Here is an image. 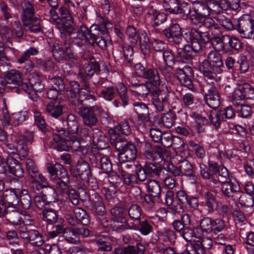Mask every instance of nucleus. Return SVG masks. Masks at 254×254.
Returning <instances> with one entry per match:
<instances>
[{
  "mask_svg": "<svg viewBox=\"0 0 254 254\" xmlns=\"http://www.w3.org/2000/svg\"><path fill=\"white\" fill-rule=\"evenodd\" d=\"M59 12L62 16V19L58 28L61 31L62 37H64V33L66 32L73 44L79 47L82 46L87 40L85 34L88 33V27L85 25H82L79 29L76 28L71 15L65 8H60Z\"/></svg>",
  "mask_w": 254,
  "mask_h": 254,
  "instance_id": "f257e3e1",
  "label": "nucleus"
},
{
  "mask_svg": "<svg viewBox=\"0 0 254 254\" xmlns=\"http://www.w3.org/2000/svg\"><path fill=\"white\" fill-rule=\"evenodd\" d=\"M203 76L206 82L207 93L205 95L206 103L211 108L216 109L220 104L219 90L221 76L212 71H204Z\"/></svg>",
  "mask_w": 254,
  "mask_h": 254,
  "instance_id": "f03ea898",
  "label": "nucleus"
},
{
  "mask_svg": "<svg viewBox=\"0 0 254 254\" xmlns=\"http://www.w3.org/2000/svg\"><path fill=\"white\" fill-rule=\"evenodd\" d=\"M57 131L59 133H55L54 136V148L59 151H68L71 149L73 151L80 152L83 155H86L90 152L91 144L88 142L86 145H84L86 142H81L79 140L73 138L72 136L66 139L67 141L60 140L59 135L64 134V132L60 129Z\"/></svg>",
  "mask_w": 254,
  "mask_h": 254,
  "instance_id": "7ed1b4c3",
  "label": "nucleus"
},
{
  "mask_svg": "<svg viewBox=\"0 0 254 254\" xmlns=\"http://www.w3.org/2000/svg\"><path fill=\"white\" fill-rule=\"evenodd\" d=\"M103 23L100 25L93 24L90 28H88V33L85 34L87 40L82 45L87 44L92 45L95 42L102 49L106 47L109 41H107L102 35L107 34L108 30L112 27V24L103 19Z\"/></svg>",
  "mask_w": 254,
  "mask_h": 254,
  "instance_id": "20e7f679",
  "label": "nucleus"
},
{
  "mask_svg": "<svg viewBox=\"0 0 254 254\" xmlns=\"http://www.w3.org/2000/svg\"><path fill=\"white\" fill-rule=\"evenodd\" d=\"M92 131L94 133H91L88 128L81 127L75 134V139L79 140L81 142L92 143L100 149L107 148L108 145L106 143V138L102 132L98 129H94Z\"/></svg>",
  "mask_w": 254,
  "mask_h": 254,
  "instance_id": "39448f33",
  "label": "nucleus"
},
{
  "mask_svg": "<svg viewBox=\"0 0 254 254\" xmlns=\"http://www.w3.org/2000/svg\"><path fill=\"white\" fill-rule=\"evenodd\" d=\"M22 13L21 20L23 26L31 32L38 33L41 30L40 19L34 16V10L32 5L28 0L22 3Z\"/></svg>",
  "mask_w": 254,
  "mask_h": 254,
  "instance_id": "423d86ee",
  "label": "nucleus"
},
{
  "mask_svg": "<svg viewBox=\"0 0 254 254\" xmlns=\"http://www.w3.org/2000/svg\"><path fill=\"white\" fill-rule=\"evenodd\" d=\"M33 139V133L28 132H26L24 135L17 137L15 140L16 146L12 143H8L6 140L3 143L5 145V149L8 154H15L19 150L21 154L25 157L28 154L27 146L29 144H31Z\"/></svg>",
  "mask_w": 254,
  "mask_h": 254,
  "instance_id": "0eeeda50",
  "label": "nucleus"
},
{
  "mask_svg": "<svg viewBox=\"0 0 254 254\" xmlns=\"http://www.w3.org/2000/svg\"><path fill=\"white\" fill-rule=\"evenodd\" d=\"M184 38L188 43H192L193 48L195 51H199L206 44L208 43L210 40V36L207 32H200L195 29H192L186 33Z\"/></svg>",
  "mask_w": 254,
  "mask_h": 254,
  "instance_id": "6e6552de",
  "label": "nucleus"
},
{
  "mask_svg": "<svg viewBox=\"0 0 254 254\" xmlns=\"http://www.w3.org/2000/svg\"><path fill=\"white\" fill-rule=\"evenodd\" d=\"M223 65L220 54L216 51H211L208 55V60L202 62L200 69L203 74L204 71H212L213 72L220 75L222 69L221 67Z\"/></svg>",
  "mask_w": 254,
  "mask_h": 254,
  "instance_id": "1a4fd4ad",
  "label": "nucleus"
},
{
  "mask_svg": "<svg viewBox=\"0 0 254 254\" xmlns=\"http://www.w3.org/2000/svg\"><path fill=\"white\" fill-rule=\"evenodd\" d=\"M238 31L241 37L249 39L254 33V12L245 14L238 19Z\"/></svg>",
  "mask_w": 254,
  "mask_h": 254,
  "instance_id": "9d476101",
  "label": "nucleus"
},
{
  "mask_svg": "<svg viewBox=\"0 0 254 254\" xmlns=\"http://www.w3.org/2000/svg\"><path fill=\"white\" fill-rule=\"evenodd\" d=\"M147 80V83L152 87V93H158L161 91L167 90L164 80L160 77L156 69H149L146 71L143 77Z\"/></svg>",
  "mask_w": 254,
  "mask_h": 254,
  "instance_id": "9b49d317",
  "label": "nucleus"
},
{
  "mask_svg": "<svg viewBox=\"0 0 254 254\" xmlns=\"http://www.w3.org/2000/svg\"><path fill=\"white\" fill-rule=\"evenodd\" d=\"M67 125L68 127L67 132H66L62 127H53V129L54 130V132L53 134V139H54V134L59 133L57 131L59 129L63 130L64 132V134L59 135V139L60 140L62 139L67 141L66 139H68L72 136L73 138H75V134L77 132L80 127L78 126L77 118L74 115L70 114L67 116Z\"/></svg>",
  "mask_w": 254,
  "mask_h": 254,
  "instance_id": "f8f14e48",
  "label": "nucleus"
},
{
  "mask_svg": "<svg viewBox=\"0 0 254 254\" xmlns=\"http://www.w3.org/2000/svg\"><path fill=\"white\" fill-rule=\"evenodd\" d=\"M70 86L71 92L74 94V98L77 99L80 104H82L84 100L94 98L92 95L91 94L92 91L86 83L84 84L81 89H80L78 83L75 81H72L70 82Z\"/></svg>",
  "mask_w": 254,
  "mask_h": 254,
  "instance_id": "ddd939ff",
  "label": "nucleus"
},
{
  "mask_svg": "<svg viewBox=\"0 0 254 254\" xmlns=\"http://www.w3.org/2000/svg\"><path fill=\"white\" fill-rule=\"evenodd\" d=\"M90 161L93 167L101 170L103 173L108 174L112 170V164L110 159L106 156L100 153L92 154Z\"/></svg>",
  "mask_w": 254,
  "mask_h": 254,
  "instance_id": "4468645a",
  "label": "nucleus"
},
{
  "mask_svg": "<svg viewBox=\"0 0 254 254\" xmlns=\"http://www.w3.org/2000/svg\"><path fill=\"white\" fill-rule=\"evenodd\" d=\"M162 5L165 10L174 14L186 16L190 13V7L187 4L179 6L177 0H163Z\"/></svg>",
  "mask_w": 254,
  "mask_h": 254,
  "instance_id": "2eb2a0df",
  "label": "nucleus"
},
{
  "mask_svg": "<svg viewBox=\"0 0 254 254\" xmlns=\"http://www.w3.org/2000/svg\"><path fill=\"white\" fill-rule=\"evenodd\" d=\"M4 84L5 88L9 89L17 88L16 91L19 93L18 90L21 89V85L24 83L22 81L21 73L17 70H11L8 71L4 77Z\"/></svg>",
  "mask_w": 254,
  "mask_h": 254,
  "instance_id": "dca6fc26",
  "label": "nucleus"
},
{
  "mask_svg": "<svg viewBox=\"0 0 254 254\" xmlns=\"http://www.w3.org/2000/svg\"><path fill=\"white\" fill-rule=\"evenodd\" d=\"M208 167L213 175L211 176V181L214 184H217L219 182H223V180L228 178V172L225 167H218L217 163L212 161L208 162Z\"/></svg>",
  "mask_w": 254,
  "mask_h": 254,
  "instance_id": "f3484780",
  "label": "nucleus"
},
{
  "mask_svg": "<svg viewBox=\"0 0 254 254\" xmlns=\"http://www.w3.org/2000/svg\"><path fill=\"white\" fill-rule=\"evenodd\" d=\"M2 112L3 116V122L5 125L10 124L13 126H18L26 120L27 117V113L22 112L15 113L9 117L4 101L3 102Z\"/></svg>",
  "mask_w": 254,
  "mask_h": 254,
  "instance_id": "a211bd4d",
  "label": "nucleus"
},
{
  "mask_svg": "<svg viewBox=\"0 0 254 254\" xmlns=\"http://www.w3.org/2000/svg\"><path fill=\"white\" fill-rule=\"evenodd\" d=\"M21 190L19 188H11L4 190L1 194L4 202H6L7 206H16L19 204V197Z\"/></svg>",
  "mask_w": 254,
  "mask_h": 254,
  "instance_id": "6ab92c4d",
  "label": "nucleus"
},
{
  "mask_svg": "<svg viewBox=\"0 0 254 254\" xmlns=\"http://www.w3.org/2000/svg\"><path fill=\"white\" fill-rule=\"evenodd\" d=\"M85 64H87L85 67L80 68L79 72V75L83 81L90 78L100 68L98 63L94 59H90V61L86 62Z\"/></svg>",
  "mask_w": 254,
  "mask_h": 254,
  "instance_id": "aec40b11",
  "label": "nucleus"
},
{
  "mask_svg": "<svg viewBox=\"0 0 254 254\" xmlns=\"http://www.w3.org/2000/svg\"><path fill=\"white\" fill-rule=\"evenodd\" d=\"M137 149L134 144L128 142L125 149L118 154L119 161L121 163L134 160L136 157Z\"/></svg>",
  "mask_w": 254,
  "mask_h": 254,
  "instance_id": "412c9836",
  "label": "nucleus"
},
{
  "mask_svg": "<svg viewBox=\"0 0 254 254\" xmlns=\"http://www.w3.org/2000/svg\"><path fill=\"white\" fill-rule=\"evenodd\" d=\"M227 179L223 180V182H219L217 185H221V190L225 195L234 198L235 195L240 190L239 185L237 182H227Z\"/></svg>",
  "mask_w": 254,
  "mask_h": 254,
  "instance_id": "4be33fe9",
  "label": "nucleus"
},
{
  "mask_svg": "<svg viewBox=\"0 0 254 254\" xmlns=\"http://www.w3.org/2000/svg\"><path fill=\"white\" fill-rule=\"evenodd\" d=\"M30 86L27 83L21 85V89L30 94L32 90L41 92L44 88L41 79L38 76H33L29 79Z\"/></svg>",
  "mask_w": 254,
  "mask_h": 254,
  "instance_id": "5701e85b",
  "label": "nucleus"
},
{
  "mask_svg": "<svg viewBox=\"0 0 254 254\" xmlns=\"http://www.w3.org/2000/svg\"><path fill=\"white\" fill-rule=\"evenodd\" d=\"M198 238L212 233V220L209 217L201 219L199 226L194 228Z\"/></svg>",
  "mask_w": 254,
  "mask_h": 254,
  "instance_id": "b1692460",
  "label": "nucleus"
},
{
  "mask_svg": "<svg viewBox=\"0 0 254 254\" xmlns=\"http://www.w3.org/2000/svg\"><path fill=\"white\" fill-rule=\"evenodd\" d=\"M4 215L6 220L11 224L17 225L21 224V211L16 210V206H7Z\"/></svg>",
  "mask_w": 254,
  "mask_h": 254,
  "instance_id": "393cba45",
  "label": "nucleus"
},
{
  "mask_svg": "<svg viewBox=\"0 0 254 254\" xmlns=\"http://www.w3.org/2000/svg\"><path fill=\"white\" fill-rule=\"evenodd\" d=\"M94 112L93 107L92 108L84 107L81 110V115L85 125L91 127L97 124L98 119Z\"/></svg>",
  "mask_w": 254,
  "mask_h": 254,
  "instance_id": "a878e982",
  "label": "nucleus"
},
{
  "mask_svg": "<svg viewBox=\"0 0 254 254\" xmlns=\"http://www.w3.org/2000/svg\"><path fill=\"white\" fill-rule=\"evenodd\" d=\"M52 52L55 59L59 61L63 60L66 55L68 56L69 58L73 57L69 45L66 43L64 44V49L58 43L55 44Z\"/></svg>",
  "mask_w": 254,
  "mask_h": 254,
  "instance_id": "bb28decb",
  "label": "nucleus"
},
{
  "mask_svg": "<svg viewBox=\"0 0 254 254\" xmlns=\"http://www.w3.org/2000/svg\"><path fill=\"white\" fill-rule=\"evenodd\" d=\"M76 169L78 176L83 181L89 179L91 173L89 164L82 159H80L76 165Z\"/></svg>",
  "mask_w": 254,
  "mask_h": 254,
  "instance_id": "cd10ccee",
  "label": "nucleus"
},
{
  "mask_svg": "<svg viewBox=\"0 0 254 254\" xmlns=\"http://www.w3.org/2000/svg\"><path fill=\"white\" fill-rule=\"evenodd\" d=\"M7 163L9 165H8L6 174L13 175L19 178L22 177L23 170L17 160L11 156H8Z\"/></svg>",
  "mask_w": 254,
  "mask_h": 254,
  "instance_id": "c85d7f7f",
  "label": "nucleus"
},
{
  "mask_svg": "<svg viewBox=\"0 0 254 254\" xmlns=\"http://www.w3.org/2000/svg\"><path fill=\"white\" fill-rule=\"evenodd\" d=\"M109 132L110 134V137L111 144L119 152L118 154H120L128 144V142L122 138L117 133L115 132L113 129L109 130Z\"/></svg>",
  "mask_w": 254,
  "mask_h": 254,
  "instance_id": "c756f323",
  "label": "nucleus"
},
{
  "mask_svg": "<svg viewBox=\"0 0 254 254\" xmlns=\"http://www.w3.org/2000/svg\"><path fill=\"white\" fill-rule=\"evenodd\" d=\"M109 239V234L106 232H102L96 238V243L98 246L99 252H107L111 250L112 247L108 242Z\"/></svg>",
  "mask_w": 254,
  "mask_h": 254,
  "instance_id": "7c9ffc66",
  "label": "nucleus"
},
{
  "mask_svg": "<svg viewBox=\"0 0 254 254\" xmlns=\"http://www.w3.org/2000/svg\"><path fill=\"white\" fill-rule=\"evenodd\" d=\"M167 90L161 91L158 93H152L153 96L152 98V103L159 111H162L164 107L167 104L166 93Z\"/></svg>",
  "mask_w": 254,
  "mask_h": 254,
  "instance_id": "2f4dec72",
  "label": "nucleus"
},
{
  "mask_svg": "<svg viewBox=\"0 0 254 254\" xmlns=\"http://www.w3.org/2000/svg\"><path fill=\"white\" fill-rule=\"evenodd\" d=\"M191 71V68L189 66H185L183 68H178L176 70V73L180 83L189 89L192 88V81L187 75V71Z\"/></svg>",
  "mask_w": 254,
  "mask_h": 254,
  "instance_id": "473e14b6",
  "label": "nucleus"
},
{
  "mask_svg": "<svg viewBox=\"0 0 254 254\" xmlns=\"http://www.w3.org/2000/svg\"><path fill=\"white\" fill-rule=\"evenodd\" d=\"M132 88V91L134 93V96H138L141 98L145 97L149 93L152 94L151 91L152 87L149 85V83H133L130 82Z\"/></svg>",
  "mask_w": 254,
  "mask_h": 254,
  "instance_id": "72a5a7b5",
  "label": "nucleus"
},
{
  "mask_svg": "<svg viewBox=\"0 0 254 254\" xmlns=\"http://www.w3.org/2000/svg\"><path fill=\"white\" fill-rule=\"evenodd\" d=\"M91 200L93 211L97 215H104L105 208L101 196L97 193H94L92 194Z\"/></svg>",
  "mask_w": 254,
  "mask_h": 254,
  "instance_id": "f704fd0d",
  "label": "nucleus"
},
{
  "mask_svg": "<svg viewBox=\"0 0 254 254\" xmlns=\"http://www.w3.org/2000/svg\"><path fill=\"white\" fill-rule=\"evenodd\" d=\"M32 180V187L38 190L44 188H51L47 178L42 174L37 172L35 174H32L30 177Z\"/></svg>",
  "mask_w": 254,
  "mask_h": 254,
  "instance_id": "c9c22d12",
  "label": "nucleus"
},
{
  "mask_svg": "<svg viewBox=\"0 0 254 254\" xmlns=\"http://www.w3.org/2000/svg\"><path fill=\"white\" fill-rule=\"evenodd\" d=\"M234 200H238L242 207H251L254 204V196L243 193L240 190L235 195Z\"/></svg>",
  "mask_w": 254,
  "mask_h": 254,
  "instance_id": "e433bc0d",
  "label": "nucleus"
},
{
  "mask_svg": "<svg viewBox=\"0 0 254 254\" xmlns=\"http://www.w3.org/2000/svg\"><path fill=\"white\" fill-rule=\"evenodd\" d=\"M23 236L34 246L39 247L44 243L42 235L36 230H30L28 234L24 233Z\"/></svg>",
  "mask_w": 254,
  "mask_h": 254,
  "instance_id": "4c0bfd02",
  "label": "nucleus"
},
{
  "mask_svg": "<svg viewBox=\"0 0 254 254\" xmlns=\"http://www.w3.org/2000/svg\"><path fill=\"white\" fill-rule=\"evenodd\" d=\"M66 193L71 202L74 205H77L83 195H85L86 192L83 188H78L77 190H69Z\"/></svg>",
  "mask_w": 254,
  "mask_h": 254,
  "instance_id": "58836bf2",
  "label": "nucleus"
},
{
  "mask_svg": "<svg viewBox=\"0 0 254 254\" xmlns=\"http://www.w3.org/2000/svg\"><path fill=\"white\" fill-rule=\"evenodd\" d=\"M64 238L68 243L77 244L80 242L76 229L65 228L64 231Z\"/></svg>",
  "mask_w": 254,
  "mask_h": 254,
  "instance_id": "ea45409f",
  "label": "nucleus"
},
{
  "mask_svg": "<svg viewBox=\"0 0 254 254\" xmlns=\"http://www.w3.org/2000/svg\"><path fill=\"white\" fill-rule=\"evenodd\" d=\"M140 44L141 50L144 55H147L150 52L149 45V38L147 33L144 31H141L139 33L138 41Z\"/></svg>",
  "mask_w": 254,
  "mask_h": 254,
  "instance_id": "a19ab883",
  "label": "nucleus"
},
{
  "mask_svg": "<svg viewBox=\"0 0 254 254\" xmlns=\"http://www.w3.org/2000/svg\"><path fill=\"white\" fill-rule=\"evenodd\" d=\"M203 205L208 211H212L217 208V201L214 195L209 192H207L204 195Z\"/></svg>",
  "mask_w": 254,
  "mask_h": 254,
  "instance_id": "79ce46f5",
  "label": "nucleus"
},
{
  "mask_svg": "<svg viewBox=\"0 0 254 254\" xmlns=\"http://www.w3.org/2000/svg\"><path fill=\"white\" fill-rule=\"evenodd\" d=\"M195 242L198 249H202V254H204L205 250L210 249L212 246L213 242L211 239L209 237L203 236L201 238L194 240Z\"/></svg>",
  "mask_w": 254,
  "mask_h": 254,
  "instance_id": "37998d69",
  "label": "nucleus"
},
{
  "mask_svg": "<svg viewBox=\"0 0 254 254\" xmlns=\"http://www.w3.org/2000/svg\"><path fill=\"white\" fill-rule=\"evenodd\" d=\"M193 10L202 17L209 16L210 11L207 4L199 1H195L193 2Z\"/></svg>",
  "mask_w": 254,
  "mask_h": 254,
  "instance_id": "c03bdc74",
  "label": "nucleus"
},
{
  "mask_svg": "<svg viewBox=\"0 0 254 254\" xmlns=\"http://www.w3.org/2000/svg\"><path fill=\"white\" fill-rule=\"evenodd\" d=\"M147 190L154 197H159L161 188L158 181L155 180H149L147 182Z\"/></svg>",
  "mask_w": 254,
  "mask_h": 254,
  "instance_id": "a18cd8bd",
  "label": "nucleus"
},
{
  "mask_svg": "<svg viewBox=\"0 0 254 254\" xmlns=\"http://www.w3.org/2000/svg\"><path fill=\"white\" fill-rule=\"evenodd\" d=\"M115 254H144V249H136L132 246L125 248H118L114 250Z\"/></svg>",
  "mask_w": 254,
  "mask_h": 254,
  "instance_id": "49530a36",
  "label": "nucleus"
},
{
  "mask_svg": "<svg viewBox=\"0 0 254 254\" xmlns=\"http://www.w3.org/2000/svg\"><path fill=\"white\" fill-rule=\"evenodd\" d=\"M19 197V204L25 209H28L31 203V197L28 191L25 189H21Z\"/></svg>",
  "mask_w": 254,
  "mask_h": 254,
  "instance_id": "de8ad7c7",
  "label": "nucleus"
},
{
  "mask_svg": "<svg viewBox=\"0 0 254 254\" xmlns=\"http://www.w3.org/2000/svg\"><path fill=\"white\" fill-rule=\"evenodd\" d=\"M188 45H185L183 49L180 52V57L182 60H190L191 59L194 55L195 51L193 48V45L191 43H188Z\"/></svg>",
  "mask_w": 254,
  "mask_h": 254,
  "instance_id": "09e8293b",
  "label": "nucleus"
},
{
  "mask_svg": "<svg viewBox=\"0 0 254 254\" xmlns=\"http://www.w3.org/2000/svg\"><path fill=\"white\" fill-rule=\"evenodd\" d=\"M68 182V180L66 181V180L64 179H57L56 181V189L52 187L51 188L53 193H57V191L61 193H66L69 190L68 186L67 184Z\"/></svg>",
  "mask_w": 254,
  "mask_h": 254,
  "instance_id": "8fccbe9b",
  "label": "nucleus"
},
{
  "mask_svg": "<svg viewBox=\"0 0 254 254\" xmlns=\"http://www.w3.org/2000/svg\"><path fill=\"white\" fill-rule=\"evenodd\" d=\"M245 93L242 92L240 89H235L231 95V101L234 105H241V102L245 100L246 98H250L247 97Z\"/></svg>",
  "mask_w": 254,
  "mask_h": 254,
  "instance_id": "3c124183",
  "label": "nucleus"
},
{
  "mask_svg": "<svg viewBox=\"0 0 254 254\" xmlns=\"http://www.w3.org/2000/svg\"><path fill=\"white\" fill-rule=\"evenodd\" d=\"M111 227L113 230L117 232H121L125 230L130 229L126 222V219L113 220Z\"/></svg>",
  "mask_w": 254,
  "mask_h": 254,
  "instance_id": "603ef678",
  "label": "nucleus"
},
{
  "mask_svg": "<svg viewBox=\"0 0 254 254\" xmlns=\"http://www.w3.org/2000/svg\"><path fill=\"white\" fill-rule=\"evenodd\" d=\"M47 112L52 117L57 118L62 114L63 108L59 104L50 103L46 108Z\"/></svg>",
  "mask_w": 254,
  "mask_h": 254,
  "instance_id": "864d4df0",
  "label": "nucleus"
},
{
  "mask_svg": "<svg viewBox=\"0 0 254 254\" xmlns=\"http://www.w3.org/2000/svg\"><path fill=\"white\" fill-rule=\"evenodd\" d=\"M237 85L239 86V89H240L247 97L254 95V89L249 83L241 79H238Z\"/></svg>",
  "mask_w": 254,
  "mask_h": 254,
  "instance_id": "5fc2aeb1",
  "label": "nucleus"
},
{
  "mask_svg": "<svg viewBox=\"0 0 254 254\" xmlns=\"http://www.w3.org/2000/svg\"><path fill=\"white\" fill-rule=\"evenodd\" d=\"M121 174L125 184L128 186H132L137 183L136 176L130 174L122 169L121 170Z\"/></svg>",
  "mask_w": 254,
  "mask_h": 254,
  "instance_id": "6e6d98bb",
  "label": "nucleus"
},
{
  "mask_svg": "<svg viewBox=\"0 0 254 254\" xmlns=\"http://www.w3.org/2000/svg\"><path fill=\"white\" fill-rule=\"evenodd\" d=\"M74 215L78 221L83 225L89 223L87 214L83 209L79 207L75 208L74 209Z\"/></svg>",
  "mask_w": 254,
  "mask_h": 254,
  "instance_id": "4d7b16f0",
  "label": "nucleus"
},
{
  "mask_svg": "<svg viewBox=\"0 0 254 254\" xmlns=\"http://www.w3.org/2000/svg\"><path fill=\"white\" fill-rule=\"evenodd\" d=\"M156 152L158 155V160H163L167 164L170 163L171 155L167 149L161 146H156Z\"/></svg>",
  "mask_w": 254,
  "mask_h": 254,
  "instance_id": "13d9d810",
  "label": "nucleus"
},
{
  "mask_svg": "<svg viewBox=\"0 0 254 254\" xmlns=\"http://www.w3.org/2000/svg\"><path fill=\"white\" fill-rule=\"evenodd\" d=\"M33 113L35 125L38 127L40 130L42 131H46L47 130V125L41 113L37 110H34Z\"/></svg>",
  "mask_w": 254,
  "mask_h": 254,
  "instance_id": "bf43d9fd",
  "label": "nucleus"
},
{
  "mask_svg": "<svg viewBox=\"0 0 254 254\" xmlns=\"http://www.w3.org/2000/svg\"><path fill=\"white\" fill-rule=\"evenodd\" d=\"M145 157L150 161L158 160V155L156 152V147L153 149L149 143H145V150L144 152Z\"/></svg>",
  "mask_w": 254,
  "mask_h": 254,
  "instance_id": "052dcab7",
  "label": "nucleus"
},
{
  "mask_svg": "<svg viewBox=\"0 0 254 254\" xmlns=\"http://www.w3.org/2000/svg\"><path fill=\"white\" fill-rule=\"evenodd\" d=\"M212 45L215 50L214 51H222L226 46V42L224 41V35L221 38L215 37L212 39Z\"/></svg>",
  "mask_w": 254,
  "mask_h": 254,
  "instance_id": "680f3d73",
  "label": "nucleus"
},
{
  "mask_svg": "<svg viewBox=\"0 0 254 254\" xmlns=\"http://www.w3.org/2000/svg\"><path fill=\"white\" fill-rule=\"evenodd\" d=\"M176 116L173 113L170 112L164 114L161 118V121L163 126L167 128L173 126L175 123Z\"/></svg>",
  "mask_w": 254,
  "mask_h": 254,
  "instance_id": "e2e57ef3",
  "label": "nucleus"
},
{
  "mask_svg": "<svg viewBox=\"0 0 254 254\" xmlns=\"http://www.w3.org/2000/svg\"><path fill=\"white\" fill-rule=\"evenodd\" d=\"M43 219L49 223L56 222L58 216L56 212L53 209H45L43 211Z\"/></svg>",
  "mask_w": 254,
  "mask_h": 254,
  "instance_id": "0e129e2a",
  "label": "nucleus"
},
{
  "mask_svg": "<svg viewBox=\"0 0 254 254\" xmlns=\"http://www.w3.org/2000/svg\"><path fill=\"white\" fill-rule=\"evenodd\" d=\"M181 254H202V249H198L194 240L188 244Z\"/></svg>",
  "mask_w": 254,
  "mask_h": 254,
  "instance_id": "69168bd1",
  "label": "nucleus"
},
{
  "mask_svg": "<svg viewBox=\"0 0 254 254\" xmlns=\"http://www.w3.org/2000/svg\"><path fill=\"white\" fill-rule=\"evenodd\" d=\"M114 130L116 133L117 131H119L120 133L126 135H128L131 133V128L128 122L126 121L120 123L116 127Z\"/></svg>",
  "mask_w": 254,
  "mask_h": 254,
  "instance_id": "338daca9",
  "label": "nucleus"
},
{
  "mask_svg": "<svg viewBox=\"0 0 254 254\" xmlns=\"http://www.w3.org/2000/svg\"><path fill=\"white\" fill-rule=\"evenodd\" d=\"M224 41L226 42V45H229L231 48L235 50H238L241 47V43L237 38L228 35H224Z\"/></svg>",
  "mask_w": 254,
  "mask_h": 254,
  "instance_id": "774afa93",
  "label": "nucleus"
}]
</instances>
